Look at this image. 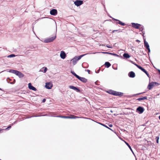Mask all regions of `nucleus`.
I'll return each instance as SVG.
<instances>
[{
	"label": "nucleus",
	"instance_id": "36",
	"mask_svg": "<svg viewBox=\"0 0 160 160\" xmlns=\"http://www.w3.org/2000/svg\"><path fill=\"white\" fill-rule=\"evenodd\" d=\"M135 65H136L139 69H140V66L138 65L137 64H135Z\"/></svg>",
	"mask_w": 160,
	"mask_h": 160
},
{
	"label": "nucleus",
	"instance_id": "5",
	"mask_svg": "<svg viewBox=\"0 0 160 160\" xmlns=\"http://www.w3.org/2000/svg\"><path fill=\"white\" fill-rule=\"evenodd\" d=\"M74 4L75 5L78 7L83 4V1L81 0H76L74 2Z\"/></svg>",
	"mask_w": 160,
	"mask_h": 160
},
{
	"label": "nucleus",
	"instance_id": "49",
	"mask_svg": "<svg viewBox=\"0 0 160 160\" xmlns=\"http://www.w3.org/2000/svg\"><path fill=\"white\" fill-rule=\"evenodd\" d=\"M0 130V131H1V130Z\"/></svg>",
	"mask_w": 160,
	"mask_h": 160
},
{
	"label": "nucleus",
	"instance_id": "41",
	"mask_svg": "<svg viewBox=\"0 0 160 160\" xmlns=\"http://www.w3.org/2000/svg\"><path fill=\"white\" fill-rule=\"evenodd\" d=\"M136 42H140V41L138 40H136Z\"/></svg>",
	"mask_w": 160,
	"mask_h": 160
},
{
	"label": "nucleus",
	"instance_id": "51",
	"mask_svg": "<svg viewBox=\"0 0 160 160\" xmlns=\"http://www.w3.org/2000/svg\"><path fill=\"white\" fill-rule=\"evenodd\" d=\"M0 160H1V159H0Z\"/></svg>",
	"mask_w": 160,
	"mask_h": 160
},
{
	"label": "nucleus",
	"instance_id": "15",
	"mask_svg": "<svg viewBox=\"0 0 160 160\" xmlns=\"http://www.w3.org/2000/svg\"><path fill=\"white\" fill-rule=\"evenodd\" d=\"M69 87L70 89H72L75 90H77L78 92H80V90L76 87L70 85L69 86Z\"/></svg>",
	"mask_w": 160,
	"mask_h": 160
},
{
	"label": "nucleus",
	"instance_id": "33",
	"mask_svg": "<svg viewBox=\"0 0 160 160\" xmlns=\"http://www.w3.org/2000/svg\"><path fill=\"white\" fill-rule=\"evenodd\" d=\"M44 72L45 73L47 70V68L46 67L44 68Z\"/></svg>",
	"mask_w": 160,
	"mask_h": 160
},
{
	"label": "nucleus",
	"instance_id": "45",
	"mask_svg": "<svg viewBox=\"0 0 160 160\" xmlns=\"http://www.w3.org/2000/svg\"><path fill=\"white\" fill-rule=\"evenodd\" d=\"M159 118L160 120V116L159 117Z\"/></svg>",
	"mask_w": 160,
	"mask_h": 160
},
{
	"label": "nucleus",
	"instance_id": "19",
	"mask_svg": "<svg viewBox=\"0 0 160 160\" xmlns=\"http://www.w3.org/2000/svg\"><path fill=\"white\" fill-rule=\"evenodd\" d=\"M18 76L19 78H21L24 76V75L21 72H19L18 74Z\"/></svg>",
	"mask_w": 160,
	"mask_h": 160
},
{
	"label": "nucleus",
	"instance_id": "6",
	"mask_svg": "<svg viewBox=\"0 0 160 160\" xmlns=\"http://www.w3.org/2000/svg\"><path fill=\"white\" fill-rule=\"evenodd\" d=\"M144 46L146 49L148 50V52H150V50L149 48V45L148 44V42L146 41L145 39H144Z\"/></svg>",
	"mask_w": 160,
	"mask_h": 160
},
{
	"label": "nucleus",
	"instance_id": "11",
	"mask_svg": "<svg viewBox=\"0 0 160 160\" xmlns=\"http://www.w3.org/2000/svg\"><path fill=\"white\" fill-rule=\"evenodd\" d=\"M28 88L34 91H36L37 90L36 88H35L33 86H32L31 83H28Z\"/></svg>",
	"mask_w": 160,
	"mask_h": 160
},
{
	"label": "nucleus",
	"instance_id": "3",
	"mask_svg": "<svg viewBox=\"0 0 160 160\" xmlns=\"http://www.w3.org/2000/svg\"><path fill=\"white\" fill-rule=\"evenodd\" d=\"M158 85L159 84L156 82H149L148 86V88L149 90H151L153 86H158Z\"/></svg>",
	"mask_w": 160,
	"mask_h": 160
},
{
	"label": "nucleus",
	"instance_id": "27",
	"mask_svg": "<svg viewBox=\"0 0 160 160\" xmlns=\"http://www.w3.org/2000/svg\"><path fill=\"white\" fill-rule=\"evenodd\" d=\"M136 111L140 114V106L138 107L137 108Z\"/></svg>",
	"mask_w": 160,
	"mask_h": 160
},
{
	"label": "nucleus",
	"instance_id": "37",
	"mask_svg": "<svg viewBox=\"0 0 160 160\" xmlns=\"http://www.w3.org/2000/svg\"><path fill=\"white\" fill-rule=\"evenodd\" d=\"M45 101H46V99H43L42 102H45Z\"/></svg>",
	"mask_w": 160,
	"mask_h": 160
},
{
	"label": "nucleus",
	"instance_id": "17",
	"mask_svg": "<svg viewBox=\"0 0 160 160\" xmlns=\"http://www.w3.org/2000/svg\"><path fill=\"white\" fill-rule=\"evenodd\" d=\"M141 70L143 72H144L149 77V74L142 67H141Z\"/></svg>",
	"mask_w": 160,
	"mask_h": 160
},
{
	"label": "nucleus",
	"instance_id": "9",
	"mask_svg": "<svg viewBox=\"0 0 160 160\" xmlns=\"http://www.w3.org/2000/svg\"><path fill=\"white\" fill-rule=\"evenodd\" d=\"M62 118H72V119H76L77 118H81L80 117L76 116H73L72 117L69 116H63L62 117Z\"/></svg>",
	"mask_w": 160,
	"mask_h": 160
},
{
	"label": "nucleus",
	"instance_id": "7",
	"mask_svg": "<svg viewBox=\"0 0 160 160\" xmlns=\"http://www.w3.org/2000/svg\"><path fill=\"white\" fill-rule=\"evenodd\" d=\"M52 87V84L50 82H46L45 85V87L48 89H51Z\"/></svg>",
	"mask_w": 160,
	"mask_h": 160
},
{
	"label": "nucleus",
	"instance_id": "12",
	"mask_svg": "<svg viewBox=\"0 0 160 160\" xmlns=\"http://www.w3.org/2000/svg\"><path fill=\"white\" fill-rule=\"evenodd\" d=\"M60 56L61 58L63 59H64L66 58V54L64 52L62 51L61 52Z\"/></svg>",
	"mask_w": 160,
	"mask_h": 160
},
{
	"label": "nucleus",
	"instance_id": "44",
	"mask_svg": "<svg viewBox=\"0 0 160 160\" xmlns=\"http://www.w3.org/2000/svg\"><path fill=\"white\" fill-rule=\"evenodd\" d=\"M8 79H9L10 80H11L9 78H8L7 79V80H8Z\"/></svg>",
	"mask_w": 160,
	"mask_h": 160
},
{
	"label": "nucleus",
	"instance_id": "14",
	"mask_svg": "<svg viewBox=\"0 0 160 160\" xmlns=\"http://www.w3.org/2000/svg\"><path fill=\"white\" fill-rule=\"evenodd\" d=\"M128 76L132 78H133L135 77V74L133 71L130 72L128 74Z\"/></svg>",
	"mask_w": 160,
	"mask_h": 160
},
{
	"label": "nucleus",
	"instance_id": "47",
	"mask_svg": "<svg viewBox=\"0 0 160 160\" xmlns=\"http://www.w3.org/2000/svg\"><path fill=\"white\" fill-rule=\"evenodd\" d=\"M0 90H2V89H1V88H0Z\"/></svg>",
	"mask_w": 160,
	"mask_h": 160
},
{
	"label": "nucleus",
	"instance_id": "8",
	"mask_svg": "<svg viewBox=\"0 0 160 160\" xmlns=\"http://www.w3.org/2000/svg\"><path fill=\"white\" fill-rule=\"evenodd\" d=\"M50 14L52 15L55 16L57 14V11L56 9H52L50 11Z\"/></svg>",
	"mask_w": 160,
	"mask_h": 160
},
{
	"label": "nucleus",
	"instance_id": "22",
	"mask_svg": "<svg viewBox=\"0 0 160 160\" xmlns=\"http://www.w3.org/2000/svg\"><path fill=\"white\" fill-rule=\"evenodd\" d=\"M16 70L11 69L8 72H9L14 74Z\"/></svg>",
	"mask_w": 160,
	"mask_h": 160
},
{
	"label": "nucleus",
	"instance_id": "10",
	"mask_svg": "<svg viewBox=\"0 0 160 160\" xmlns=\"http://www.w3.org/2000/svg\"><path fill=\"white\" fill-rule=\"evenodd\" d=\"M77 78H78L79 80L80 81H81L82 82H83L85 83L87 81V79L85 78H84L80 77L79 76Z\"/></svg>",
	"mask_w": 160,
	"mask_h": 160
},
{
	"label": "nucleus",
	"instance_id": "50",
	"mask_svg": "<svg viewBox=\"0 0 160 160\" xmlns=\"http://www.w3.org/2000/svg\"><path fill=\"white\" fill-rule=\"evenodd\" d=\"M56 29L57 28V27H56Z\"/></svg>",
	"mask_w": 160,
	"mask_h": 160
},
{
	"label": "nucleus",
	"instance_id": "29",
	"mask_svg": "<svg viewBox=\"0 0 160 160\" xmlns=\"http://www.w3.org/2000/svg\"><path fill=\"white\" fill-rule=\"evenodd\" d=\"M159 139V137L157 136V137H156V142L157 143H158Z\"/></svg>",
	"mask_w": 160,
	"mask_h": 160
},
{
	"label": "nucleus",
	"instance_id": "32",
	"mask_svg": "<svg viewBox=\"0 0 160 160\" xmlns=\"http://www.w3.org/2000/svg\"><path fill=\"white\" fill-rule=\"evenodd\" d=\"M106 46L107 47H108V48H112V46H111V45H107Z\"/></svg>",
	"mask_w": 160,
	"mask_h": 160
},
{
	"label": "nucleus",
	"instance_id": "46",
	"mask_svg": "<svg viewBox=\"0 0 160 160\" xmlns=\"http://www.w3.org/2000/svg\"><path fill=\"white\" fill-rule=\"evenodd\" d=\"M110 112H112V110H111V111H110Z\"/></svg>",
	"mask_w": 160,
	"mask_h": 160
},
{
	"label": "nucleus",
	"instance_id": "2",
	"mask_svg": "<svg viewBox=\"0 0 160 160\" xmlns=\"http://www.w3.org/2000/svg\"><path fill=\"white\" fill-rule=\"evenodd\" d=\"M108 92L109 93L112 94L115 96H122L123 95V93L120 92H117L114 91L112 90H110L108 91Z\"/></svg>",
	"mask_w": 160,
	"mask_h": 160
},
{
	"label": "nucleus",
	"instance_id": "23",
	"mask_svg": "<svg viewBox=\"0 0 160 160\" xmlns=\"http://www.w3.org/2000/svg\"><path fill=\"white\" fill-rule=\"evenodd\" d=\"M100 124L101 125H102L104 126V127L108 128V129L113 131V130H112V129H111V128H108V127H107L106 125L102 124V123H100Z\"/></svg>",
	"mask_w": 160,
	"mask_h": 160
},
{
	"label": "nucleus",
	"instance_id": "26",
	"mask_svg": "<svg viewBox=\"0 0 160 160\" xmlns=\"http://www.w3.org/2000/svg\"><path fill=\"white\" fill-rule=\"evenodd\" d=\"M15 55L14 54H12L8 56L7 57L8 58H12L15 57Z\"/></svg>",
	"mask_w": 160,
	"mask_h": 160
},
{
	"label": "nucleus",
	"instance_id": "24",
	"mask_svg": "<svg viewBox=\"0 0 160 160\" xmlns=\"http://www.w3.org/2000/svg\"><path fill=\"white\" fill-rule=\"evenodd\" d=\"M125 142L126 144L128 146V147L129 148L130 150L132 151V152L133 153L132 150V149L131 147V146L129 145L128 144V143L126 142Z\"/></svg>",
	"mask_w": 160,
	"mask_h": 160
},
{
	"label": "nucleus",
	"instance_id": "16",
	"mask_svg": "<svg viewBox=\"0 0 160 160\" xmlns=\"http://www.w3.org/2000/svg\"><path fill=\"white\" fill-rule=\"evenodd\" d=\"M112 19H113L114 20L118 21V23L122 26H124L125 25V24L124 23L120 21L119 20L115 19L114 18H112Z\"/></svg>",
	"mask_w": 160,
	"mask_h": 160
},
{
	"label": "nucleus",
	"instance_id": "43",
	"mask_svg": "<svg viewBox=\"0 0 160 160\" xmlns=\"http://www.w3.org/2000/svg\"><path fill=\"white\" fill-rule=\"evenodd\" d=\"M16 122H14L13 123H12V125L14 123H15Z\"/></svg>",
	"mask_w": 160,
	"mask_h": 160
},
{
	"label": "nucleus",
	"instance_id": "42",
	"mask_svg": "<svg viewBox=\"0 0 160 160\" xmlns=\"http://www.w3.org/2000/svg\"><path fill=\"white\" fill-rule=\"evenodd\" d=\"M137 100H139V101H140V98H138L137 99Z\"/></svg>",
	"mask_w": 160,
	"mask_h": 160
},
{
	"label": "nucleus",
	"instance_id": "20",
	"mask_svg": "<svg viewBox=\"0 0 160 160\" xmlns=\"http://www.w3.org/2000/svg\"><path fill=\"white\" fill-rule=\"evenodd\" d=\"M123 56L124 58H127L130 57L128 53H124L123 55Z\"/></svg>",
	"mask_w": 160,
	"mask_h": 160
},
{
	"label": "nucleus",
	"instance_id": "25",
	"mask_svg": "<svg viewBox=\"0 0 160 160\" xmlns=\"http://www.w3.org/2000/svg\"><path fill=\"white\" fill-rule=\"evenodd\" d=\"M147 99V97H141V100H144L145 99Z\"/></svg>",
	"mask_w": 160,
	"mask_h": 160
},
{
	"label": "nucleus",
	"instance_id": "39",
	"mask_svg": "<svg viewBox=\"0 0 160 160\" xmlns=\"http://www.w3.org/2000/svg\"><path fill=\"white\" fill-rule=\"evenodd\" d=\"M88 72L89 73V72H90V70H87Z\"/></svg>",
	"mask_w": 160,
	"mask_h": 160
},
{
	"label": "nucleus",
	"instance_id": "18",
	"mask_svg": "<svg viewBox=\"0 0 160 160\" xmlns=\"http://www.w3.org/2000/svg\"><path fill=\"white\" fill-rule=\"evenodd\" d=\"M105 65L107 68H108L111 66V64L108 62H106L105 63Z\"/></svg>",
	"mask_w": 160,
	"mask_h": 160
},
{
	"label": "nucleus",
	"instance_id": "31",
	"mask_svg": "<svg viewBox=\"0 0 160 160\" xmlns=\"http://www.w3.org/2000/svg\"><path fill=\"white\" fill-rule=\"evenodd\" d=\"M102 53H107V54H108L112 55V53L109 52H102Z\"/></svg>",
	"mask_w": 160,
	"mask_h": 160
},
{
	"label": "nucleus",
	"instance_id": "35",
	"mask_svg": "<svg viewBox=\"0 0 160 160\" xmlns=\"http://www.w3.org/2000/svg\"><path fill=\"white\" fill-rule=\"evenodd\" d=\"M11 125H10V126H9V127H7V128H6L5 129L6 130H8L9 129V128H11Z\"/></svg>",
	"mask_w": 160,
	"mask_h": 160
},
{
	"label": "nucleus",
	"instance_id": "48",
	"mask_svg": "<svg viewBox=\"0 0 160 160\" xmlns=\"http://www.w3.org/2000/svg\"><path fill=\"white\" fill-rule=\"evenodd\" d=\"M96 53L95 52V53H93V54H95V53Z\"/></svg>",
	"mask_w": 160,
	"mask_h": 160
},
{
	"label": "nucleus",
	"instance_id": "38",
	"mask_svg": "<svg viewBox=\"0 0 160 160\" xmlns=\"http://www.w3.org/2000/svg\"><path fill=\"white\" fill-rule=\"evenodd\" d=\"M109 126L110 127H112V124H110L109 125Z\"/></svg>",
	"mask_w": 160,
	"mask_h": 160
},
{
	"label": "nucleus",
	"instance_id": "21",
	"mask_svg": "<svg viewBox=\"0 0 160 160\" xmlns=\"http://www.w3.org/2000/svg\"><path fill=\"white\" fill-rule=\"evenodd\" d=\"M71 72L77 78H78L79 76L76 74V73L73 71H71Z\"/></svg>",
	"mask_w": 160,
	"mask_h": 160
},
{
	"label": "nucleus",
	"instance_id": "4",
	"mask_svg": "<svg viewBox=\"0 0 160 160\" xmlns=\"http://www.w3.org/2000/svg\"><path fill=\"white\" fill-rule=\"evenodd\" d=\"M56 34L54 36L45 39L44 40L43 42L44 43H48L52 42L54 39H56Z\"/></svg>",
	"mask_w": 160,
	"mask_h": 160
},
{
	"label": "nucleus",
	"instance_id": "13",
	"mask_svg": "<svg viewBox=\"0 0 160 160\" xmlns=\"http://www.w3.org/2000/svg\"><path fill=\"white\" fill-rule=\"evenodd\" d=\"M132 27L137 29L139 28L140 26V24L138 23H132Z\"/></svg>",
	"mask_w": 160,
	"mask_h": 160
},
{
	"label": "nucleus",
	"instance_id": "30",
	"mask_svg": "<svg viewBox=\"0 0 160 160\" xmlns=\"http://www.w3.org/2000/svg\"><path fill=\"white\" fill-rule=\"evenodd\" d=\"M19 72H19V71H17V70H16L14 74L15 75H16L18 76V74L19 73Z\"/></svg>",
	"mask_w": 160,
	"mask_h": 160
},
{
	"label": "nucleus",
	"instance_id": "1",
	"mask_svg": "<svg viewBox=\"0 0 160 160\" xmlns=\"http://www.w3.org/2000/svg\"><path fill=\"white\" fill-rule=\"evenodd\" d=\"M84 54L82 55H80L79 56H76L75 57L73 58H72L71 60V61L72 62L73 64L74 65H75L77 62L81 59V58L83 57L84 56H85L87 54Z\"/></svg>",
	"mask_w": 160,
	"mask_h": 160
},
{
	"label": "nucleus",
	"instance_id": "40",
	"mask_svg": "<svg viewBox=\"0 0 160 160\" xmlns=\"http://www.w3.org/2000/svg\"><path fill=\"white\" fill-rule=\"evenodd\" d=\"M118 31V30H113V31H112V32H114L115 31Z\"/></svg>",
	"mask_w": 160,
	"mask_h": 160
},
{
	"label": "nucleus",
	"instance_id": "34",
	"mask_svg": "<svg viewBox=\"0 0 160 160\" xmlns=\"http://www.w3.org/2000/svg\"><path fill=\"white\" fill-rule=\"evenodd\" d=\"M112 55H113L115 56H118V57L119 56L118 55H117V54H116L114 53H112Z\"/></svg>",
	"mask_w": 160,
	"mask_h": 160
},
{
	"label": "nucleus",
	"instance_id": "28",
	"mask_svg": "<svg viewBox=\"0 0 160 160\" xmlns=\"http://www.w3.org/2000/svg\"><path fill=\"white\" fill-rule=\"evenodd\" d=\"M144 110V108L141 107V113H142Z\"/></svg>",
	"mask_w": 160,
	"mask_h": 160
}]
</instances>
